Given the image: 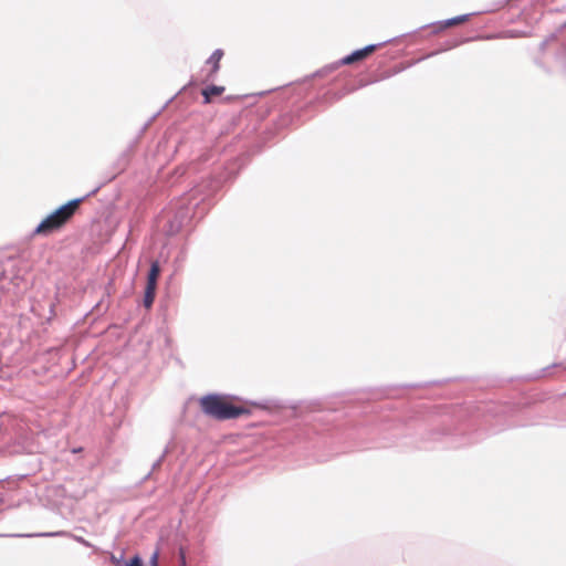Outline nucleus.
<instances>
[{"label": "nucleus", "mask_w": 566, "mask_h": 566, "mask_svg": "<svg viewBox=\"0 0 566 566\" xmlns=\"http://www.w3.org/2000/svg\"><path fill=\"white\" fill-rule=\"evenodd\" d=\"M201 411L219 421L234 420L250 416L258 408L241 397L224 394H209L199 399Z\"/></svg>", "instance_id": "f257e3e1"}, {"label": "nucleus", "mask_w": 566, "mask_h": 566, "mask_svg": "<svg viewBox=\"0 0 566 566\" xmlns=\"http://www.w3.org/2000/svg\"><path fill=\"white\" fill-rule=\"evenodd\" d=\"M82 199H73L46 216L33 230V237H49L61 231L74 217Z\"/></svg>", "instance_id": "f03ea898"}, {"label": "nucleus", "mask_w": 566, "mask_h": 566, "mask_svg": "<svg viewBox=\"0 0 566 566\" xmlns=\"http://www.w3.org/2000/svg\"><path fill=\"white\" fill-rule=\"evenodd\" d=\"M378 48H380V44H370L363 49L354 51L352 54L345 56L342 59L343 65H349L354 64L356 62L363 61L370 56Z\"/></svg>", "instance_id": "7ed1b4c3"}, {"label": "nucleus", "mask_w": 566, "mask_h": 566, "mask_svg": "<svg viewBox=\"0 0 566 566\" xmlns=\"http://www.w3.org/2000/svg\"><path fill=\"white\" fill-rule=\"evenodd\" d=\"M224 53L221 49H217L211 56L207 60V64L210 66V71L207 75L208 78L213 77L220 70V62Z\"/></svg>", "instance_id": "20e7f679"}, {"label": "nucleus", "mask_w": 566, "mask_h": 566, "mask_svg": "<svg viewBox=\"0 0 566 566\" xmlns=\"http://www.w3.org/2000/svg\"><path fill=\"white\" fill-rule=\"evenodd\" d=\"M156 289H157V281L147 280L146 289H145V295H144V305L146 308H150L155 295H156Z\"/></svg>", "instance_id": "39448f33"}, {"label": "nucleus", "mask_w": 566, "mask_h": 566, "mask_svg": "<svg viewBox=\"0 0 566 566\" xmlns=\"http://www.w3.org/2000/svg\"><path fill=\"white\" fill-rule=\"evenodd\" d=\"M223 92H224L223 86L211 85V86L206 87L205 90H202V96L205 98V103L206 104L211 103V101L214 96H220Z\"/></svg>", "instance_id": "423d86ee"}, {"label": "nucleus", "mask_w": 566, "mask_h": 566, "mask_svg": "<svg viewBox=\"0 0 566 566\" xmlns=\"http://www.w3.org/2000/svg\"><path fill=\"white\" fill-rule=\"evenodd\" d=\"M468 18H469L468 14H463V15H459V17H455L452 19H448L439 24L438 30H444L447 28H452V27L459 25L461 23H464L465 21H468Z\"/></svg>", "instance_id": "0eeeda50"}, {"label": "nucleus", "mask_w": 566, "mask_h": 566, "mask_svg": "<svg viewBox=\"0 0 566 566\" xmlns=\"http://www.w3.org/2000/svg\"><path fill=\"white\" fill-rule=\"evenodd\" d=\"M159 275H160L159 262L154 261V262H151L147 280L158 281Z\"/></svg>", "instance_id": "6e6552de"}, {"label": "nucleus", "mask_w": 566, "mask_h": 566, "mask_svg": "<svg viewBox=\"0 0 566 566\" xmlns=\"http://www.w3.org/2000/svg\"><path fill=\"white\" fill-rule=\"evenodd\" d=\"M127 566H144L143 560L139 556H134L128 563Z\"/></svg>", "instance_id": "1a4fd4ad"}, {"label": "nucleus", "mask_w": 566, "mask_h": 566, "mask_svg": "<svg viewBox=\"0 0 566 566\" xmlns=\"http://www.w3.org/2000/svg\"><path fill=\"white\" fill-rule=\"evenodd\" d=\"M158 558L159 554L158 552H155L150 557V566H158Z\"/></svg>", "instance_id": "9d476101"}, {"label": "nucleus", "mask_w": 566, "mask_h": 566, "mask_svg": "<svg viewBox=\"0 0 566 566\" xmlns=\"http://www.w3.org/2000/svg\"><path fill=\"white\" fill-rule=\"evenodd\" d=\"M180 564L181 566H186V557L182 549H180Z\"/></svg>", "instance_id": "9b49d317"}, {"label": "nucleus", "mask_w": 566, "mask_h": 566, "mask_svg": "<svg viewBox=\"0 0 566 566\" xmlns=\"http://www.w3.org/2000/svg\"><path fill=\"white\" fill-rule=\"evenodd\" d=\"M2 503V500H0V504Z\"/></svg>", "instance_id": "f8f14e48"}]
</instances>
